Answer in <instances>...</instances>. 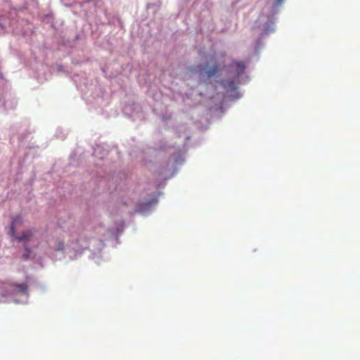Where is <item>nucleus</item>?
<instances>
[{
  "instance_id": "obj_1",
  "label": "nucleus",
  "mask_w": 360,
  "mask_h": 360,
  "mask_svg": "<svg viewBox=\"0 0 360 360\" xmlns=\"http://www.w3.org/2000/svg\"><path fill=\"white\" fill-rule=\"evenodd\" d=\"M12 236L15 237L17 240L20 242H24L25 243V251H27V253L23 255V259H28L29 256L31 254V250L28 248L27 244H26L27 242L31 240L32 238L34 236V231L32 229H28L24 232L20 236H17L16 233L15 232V235L11 233Z\"/></svg>"
},
{
  "instance_id": "obj_2",
  "label": "nucleus",
  "mask_w": 360,
  "mask_h": 360,
  "mask_svg": "<svg viewBox=\"0 0 360 360\" xmlns=\"http://www.w3.org/2000/svg\"><path fill=\"white\" fill-rule=\"evenodd\" d=\"M7 287L9 288V290L6 294H3V296L6 295H14L16 294L27 295L28 290V286L26 283L18 284V283H7Z\"/></svg>"
},
{
  "instance_id": "obj_3",
  "label": "nucleus",
  "mask_w": 360,
  "mask_h": 360,
  "mask_svg": "<svg viewBox=\"0 0 360 360\" xmlns=\"http://www.w3.org/2000/svg\"><path fill=\"white\" fill-rule=\"evenodd\" d=\"M192 71L200 73V75L206 77L207 78H210L215 75L218 71L219 68L217 65H214L212 68H210L209 69H207L206 67H202L201 65H199L196 67L195 68L192 69Z\"/></svg>"
},
{
  "instance_id": "obj_4",
  "label": "nucleus",
  "mask_w": 360,
  "mask_h": 360,
  "mask_svg": "<svg viewBox=\"0 0 360 360\" xmlns=\"http://www.w3.org/2000/svg\"><path fill=\"white\" fill-rule=\"evenodd\" d=\"M231 68H236L235 75L239 77L243 74L245 70V63L243 61H233L232 64L230 65Z\"/></svg>"
},
{
  "instance_id": "obj_5",
  "label": "nucleus",
  "mask_w": 360,
  "mask_h": 360,
  "mask_svg": "<svg viewBox=\"0 0 360 360\" xmlns=\"http://www.w3.org/2000/svg\"><path fill=\"white\" fill-rule=\"evenodd\" d=\"M22 224V218L20 217V216H18L13 219L12 223H11V227H10V233L13 234L15 236V229L18 228V226Z\"/></svg>"
},
{
  "instance_id": "obj_6",
  "label": "nucleus",
  "mask_w": 360,
  "mask_h": 360,
  "mask_svg": "<svg viewBox=\"0 0 360 360\" xmlns=\"http://www.w3.org/2000/svg\"><path fill=\"white\" fill-rule=\"evenodd\" d=\"M222 85L223 86H224V88L227 89H236V84L234 83L233 81H230V82H225V81H223L222 82Z\"/></svg>"
},
{
  "instance_id": "obj_7",
  "label": "nucleus",
  "mask_w": 360,
  "mask_h": 360,
  "mask_svg": "<svg viewBox=\"0 0 360 360\" xmlns=\"http://www.w3.org/2000/svg\"><path fill=\"white\" fill-rule=\"evenodd\" d=\"M283 2V0H276V6H280Z\"/></svg>"
}]
</instances>
